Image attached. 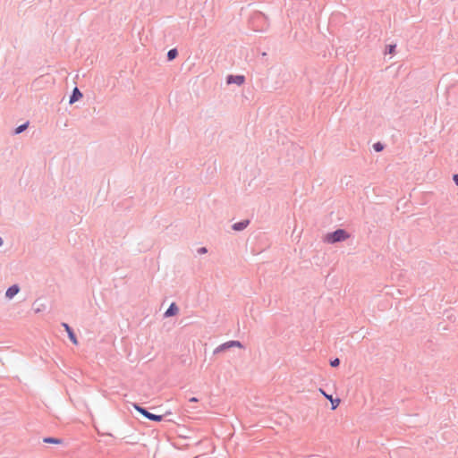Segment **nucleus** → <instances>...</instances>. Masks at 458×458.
<instances>
[{
	"mask_svg": "<svg viewBox=\"0 0 458 458\" xmlns=\"http://www.w3.org/2000/svg\"><path fill=\"white\" fill-rule=\"evenodd\" d=\"M350 237V234L344 229H336L332 233H328L324 237V242L334 244L344 242Z\"/></svg>",
	"mask_w": 458,
	"mask_h": 458,
	"instance_id": "obj_1",
	"label": "nucleus"
},
{
	"mask_svg": "<svg viewBox=\"0 0 458 458\" xmlns=\"http://www.w3.org/2000/svg\"><path fill=\"white\" fill-rule=\"evenodd\" d=\"M133 407L138 412H140L141 415H143L145 418L148 419L149 420L161 421L163 420L162 415H157V414L151 413L147 409L140 406L139 404H134Z\"/></svg>",
	"mask_w": 458,
	"mask_h": 458,
	"instance_id": "obj_2",
	"label": "nucleus"
},
{
	"mask_svg": "<svg viewBox=\"0 0 458 458\" xmlns=\"http://www.w3.org/2000/svg\"><path fill=\"white\" fill-rule=\"evenodd\" d=\"M245 81V78L243 75H228L226 77V83L227 84H237L242 85Z\"/></svg>",
	"mask_w": 458,
	"mask_h": 458,
	"instance_id": "obj_3",
	"label": "nucleus"
},
{
	"mask_svg": "<svg viewBox=\"0 0 458 458\" xmlns=\"http://www.w3.org/2000/svg\"><path fill=\"white\" fill-rule=\"evenodd\" d=\"M319 392L331 403L332 410H335L338 407L340 403L339 398H333L331 394H327L322 388H319Z\"/></svg>",
	"mask_w": 458,
	"mask_h": 458,
	"instance_id": "obj_4",
	"label": "nucleus"
},
{
	"mask_svg": "<svg viewBox=\"0 0 458 458\" xmlns=\"http://www.w3.org/2000/svg\"><path fill=\"white\" fill-rule=\"evenodd\" d=\"M62 326L64 327L65 331L67 332V335H68L69 339L71 340V342L73 344L77 345L78 340H77V337H76L73 330L72 329V327L67 323H63Z\"/></svg>",
	"mask_w": 458,
	"mask_h": 458,
	"instance_id": "obj_5",
	"label": "nucleus"
},
{
	"mask_svg": "<svg viewBox=\"0 0 458 458\" xmlns=\"http://www.w3.org/2000/svg\"><path fill=\"white\" fill-rule=\"evenodd\" d=\"M179 311V308L178 306L175 304V302H172L168 309L165 310V314H164V317L165 318H169V317H173L174 315H176Z\"/></svg>",
	"mask_w": 458,
	"mask_h": 458,
	"instance_id": "obj_6",
	"label": "nucleus"
},
{
	"mask_svg": "<svg viewBox=\"0 0 458 458\" xmlns=\"http://www.w3.org/2000/svg\"><path fill=\"white\" fill-rule=\"evenodd\" d=\"M20 292V287L18 284H13L5 292V297L8 299H13L18 293Z\"/></svg>",
	"mask_w": 458,
	"mask_h": 458,
	"instance_id": "obj_7",
	"label": "nucleus"
},
{
	"mask_svg": "<svg viewBox=\"0 0 458 458\" xmlns=\"http://www.w3.org/2000/svg\"><path fill=\"white\" fill-rule=\"evenodd\" d=\"M82 98V93L80 91V89L75 87L72 92V95L70 96L69 104H73L76 101H78L80 98Z\"/></svg>",
	"mask_w": 458,
	"mask_h": 458,
	"instance_id": "obj_8",
	"label": "nucleus"
},
{
	"mask_svg": "<svg viewBox=\"0 0 458 458\" xmlns=\"http://www.w3.org/2000/svg\"><path fill=\"white\" fill-rule=\"evenodd\" d=\"M249 224H250L249 220H242L240 222L234 223L232 225V228L234 231H242L249 225Z\"/></svg>",
	"mask_w": 458,
	"mask_h": 458,
	"instance_id": "obj_9",
	"label": "nucleus"
},
{
	"mask_svg": "<svg viewBox=\"0 0 458 458\" xmlns=\"http://www.w3.org/2000/svg\"><path fill=\"white\" fill-rule=\"evenodd\" d=\"M229 343L228 342H225L220 345H218L213 352V354H218L225 350H228L230 349V346L228 345Z\"/></svg>",
	"mask_w": 458,
	"mask_h": 458,
	"instance_id": "obj_10",
	"label": "nucleus"
},
{
	"mask_svg": "<svg viewBox=\"0 0 458 458\" xmlns=\"http://www.w3.org/2000/svg\"><path fill=\"white\" fill-rule=\"evenodd\" d=\"M29 124H30V123L26 122V123L19 125L18 127L15 128L13 134L18 135V134L23 132L29 127Z\"/></svg>",
	"mask_w": 458,
	"mask_h": 458,
	"instance_id": "obj_11",
	"label": "nucleus"
},
{
	"mask_svg": "<svg viewBox=\"0 0 458 458\" xmlns=\"http://www.w3.org/2000/svg\"><path fill=\"white\" fill-rule=\"evenodd\" d=\"M178 55V51L176 48H172L167 52V59L169 61L174 60Z\"/></svg>",
	"mask_w": 458,
	"mask_h": 458,
	"instance_id": "obj_12",
	"label": "nucleus"
},
{
	"mask_svg": "<svg viewBox=\"0 0 458 458\" xmlns=\"http://www.w3.org/2000/svg\"><path fill=\"white\" fill-rule=\"evenodd\" d=\"M43 442L44 443H48V444H61L62 443V439L55 438V437H45L43 439Z\"/></svg>",
	"mask_w": 458,
	"mask_h": 458,
	"instance_id": "obj_13",
	"label": "nucleus"
},
{
	"mask_svg": "<svg viewBox=\"0 0 458 458\" xmlns=\"http://www.w3.org/2000/svg\"><path fill=\"white\" fill-rule=\"evenodd\" d=\"M229 343V346L230 348L232 347H239V348H242V344L240 341H237V340H232V341H228Z\"/></svg>",
	"mask_w": 458,
	"mask_h": 458,
	"instance_id": "obj_14",
	"label": "nucleus"
},
{
	"mask_svg": "<svg viewBox=\"0 0 458 458\" xmlns=\"http://www.w3.org/2000/svg\"><path fill=\"white\" fill-rule=\"evenodd\" d=\"M373 148L375 149V151L379 152L383 150L384 145L381 142H377L373 145Z\"/></svg>",
	"mask_w": 458,
	"mask_h": 458,
	"instance_id": "obj_15",
	"label": "nucleus"
},
{
	"mask_svg": "<svg viewBox=\"0 0 458 458\" xmlns=\"http://www.w3.org/2000/svg\"><path fill=\"white\" fill-rule=\"evenodd\" d=\"M340 364V360L338 358H335L330 361V365L332 367H337Z\"/></svg>",
	"mask_w": 458,
	"mask_h": 458,
	"instance_id": "obj_16",
	"label": "nucleus"
},
{
	"mask_svg": "<svg viewBox=\"0 0 458 458\" xmlns=\"http://www.w3.org/2000/svg\"><path fill=\"white\" fill-rule=\"evenodd\" d=\"M198 254H206L208 252V249L206 247H200L197 250Z\"/></svg>",
	"mask_w": 458,
	"mask_h": 458,
	"instance_id": "obj_17",
	"label": "nucleus"
},
{
	"mask_svg": "<svg viewBox=\"0 0 458 458\" xmlns=\"http://www.w3.org/2000/svg\"><path fill=\"white\" fill-rule=\"evenodd\" d=\"M394 48H395V45H389L388 46V53L391 54Z\"/></svg>",
	"mask_w": 458,
	"mask_h": 458,
	"instance_id": "obj_18",
	"label": "nucleus"
},
{
	"mask_svg": "<svg viewBox=\"0 0 458 458\" xmlns=\"http://www.w3.org/2000/svg\"><path fill=\"white\" fill-rule=\"evenodd\" d=\"M453 180L456 185H458V174H454Z\"/></svg>",
	"mask_w": 458,
	"mask_h": 458,
	"instance_id": "obj_19",
	"label": "nucleus"
},
{
	"mask_svg": "<svg viewBox=\"0 0 458 458\" xmlns=\"http://www.w3.org/2000/svg\"><path fill=\"white\" fill-rule=\"evenodd\" d=\"M189 401L191 402V403H196V402H198V398L191 397V398L189 399Z\"/></svg>",
	"mask_w": 458,
	"mask_h": 458,
	"instance_id": "obj_20",
	"label": "nucleus"
},
{
	"mask_svg": "<svg viewBox=\"0 0 458 458\" xmlns=\"http://www.w3.org/2000/svg\"><path fill=\"white\" fill-rule=\"evenodd\" d=\"M3 243H4V241H3L2 237L0 236V247L3 245Z\"/></svg>",
	"mask_w": 458,
	"mask_h": 458,
	"instance_id": "obj_21",
	"label": "nucleus"
},
{
	"mask_svg": "<svg viewBox=\"0 0 458 458\" xmlns=\"http://www.w3.org/2000/svg\"><path fill=\"white\" fill-rule=\"evenodd\" d=\"M39 311H40V308H38V309L36 310V312H39Z\"/></svg>",
	"mask_w": 458,
	"mask_h": 458,
	"instance_id": "obj_22",
	"label": "nucleus"
}]
</instances>
